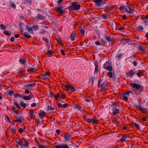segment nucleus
<instances>
[{
  "mask_svg": "<svg viewBox=\"0 0 148 148\" xmlns=\"http://www.w3.org/2000/svg\"><path fill=\"white\" fill-rule=\"evenodd\" d=\"M17 145H19L21 147H26L29 145L28 142L25 139L18 141L16 142Z\"/></svg>",
  "mask_w": 148,
  "mask_h": 148,
  "instance_id": "1",
  "label": "nucleus"
},
{
  "mask_svg": "<svg viewBox=\"0 0 148 148\" xmlns=\"http://www.w3.org/2000/svg\"><path fill=\"white\" fill-rule=\"evenodd\" d=\"M103 68L106 70L109 71H111L112 67L110 63L108 61L106 62L103 64Z\"/></svg>",
  "mask_w": 148,
  "mask_h": 148,
  "instance_id": "2",
  "label": "nucleus"
},
{
  "mask_svg": "<svg viewBox=\"0 0 148 148\" xmlns=\"http://www.w3.org/2000/svg\"><path fill=\"white\" fill-rule=\"evenodd\" d=\"M130 86L133 88L138 90L140 91H141L142 90V86L140 85H139L137 84L131 83L130 84Z\"/></svg>",
  "mask_w": 148,
  "mask_h": 148,
  "instance_id": "3",
  "label": "nucleus"
},
{
  "mask_svg": "<svg viewBox=\"0 0 148 148\" xmlns=\"http://www.w3.org/2000/svg\"><path fill=\"white\" fill-rule=\"evenodd\" d=\"M117 103L116 102H114L111 105L110 108H112V111H119V109L118 108L116 107Z\"/></svg>",
  "mask_w": 148,
  "mask_h": 148,
  "instance_id": "4",
  "label": "nucleus"
},
{
  "mask_svg": "<svg viewBox=\"0 0 148 148\" xmlns=\"http://www.w3.org/2000/svg\"><path fill=\"white\" fill-rule=\"evenodd\" d=\"M85 121L88 123L92 122V123H97L98 120L96 119H88V118L85 119Z\"/></svg>",
  "mask_w": 148,
  "mask_h": 148,
  "instance_id": "5",
  "label": "nucleus"
},
{
  "mask_svg": "<svg viewBox=\"0 0 148 148\" xmlns=\"http://www.w3.org/2000/svg\"><path fill=\"white\" fill-rule=\"evenodd\" d=\"M32 2V0H23L22 1V4L23 5L30 6Z\"/></svg>",
  "mask_w": 148,
  "mask_h": 148,
  "instance_id": "6",
  "label": "nucleus"
},
{
  "mask_svg": "<svg viewBox=\"0 0 148 148\" xmlns=\"http://www.w3.org/2000/svg\"><path fill=\"white\" fill-rule=\"evenodd\" d=\"M136 73V71L134 70H131L127 73H126V74L127 76L130 77H132L133 75H135Z\"/></svg>",
  "mask_w": 148,
  "mask_h": 148,
  "instance_id": "7",
  "label": "nucleus"
},
{
  "mask_svg": "<svg viewBox=\"0 0 148 148\" xmlns=\"http://www.w3.org/2000/svg\"><path fill=\"white\" fill-rule=\"evenodd\" d=\"M125 10L126 12H128L130 14H131L133 12V10L131 8L129 5L125 7Z\"/></svg>",
  "mask_w": 148,
  "mask_h": 148,
  "instance_id": "8",
  "label": "nucleus"
},
{
  "mask_svg": "<svg viewBox=\"0 0 148 148\" xmlns=\"http://www.w3.org/2000/svg\"><path fill=\"white\" fill-rule=\"evenodd\" d=\"M36 19H39V20H45V17L43 16L42 15L40 14H37V15L35 17Z\"/></svg>",
  "mask_w": 148,
  "mask_h": 148,
  "instance_id": "9",
  "label": "nucleus"
},
{
  "mask_svg": "<svg viewBox=\"0 0 148 148\" xmlns=\"http://www.w3.org/2000/svg\"><path fill=\"white\" fill-rule=\"evenodd\" d=\"M102 1L103 0H94L93 2L96 4L97 6L100 7L103 4L102 3Z\"/></svg>",
  "mask_w": 148,
  "mask_h": 148,
  "instance_id": "10",
  "label": "nucleus"
},
{
  "mask_svg": "<svg viewBox=\"0 0 148 148\" xmlns=\"http://www.w3.org/2000/svg\"><path fill=\"white\" fill-rule=\"evenodd\" d=\"M72 6L75 10H78L79 9L80 5L79 4H76L75 3H73L72 4Z\"/></svg>",
  "mask_w": 148,
  "mask_h": 148,
  "instance_id": "11",
  "label": "nucleus"
},
{
  "mask_svg": "<svg viewBox=\"0 0 148 148\" xmlns=\"http://www.w3.org/2000/svg\"><path fill=\"white\" fill-rule=\"evenodd\" d=\"M17 119L14 121L15 122H18L21 123L23 122L24 121V118L22 116H20L18 118H17Z\"/></svg>",
  "mask_w": 148,
  "mask_h": 148,
  "instance_id": "12",
  "label": "nucleus"
},
{
  "mask_svg": "<svg viewBox=\"0 0 148 148\" xmlns=\"http://www.w3.org/2000/svg\"><path fill=\"white\" fill-rule=\"evenodd\" d=\"M101 43L103 45L105 46H108L110 45V42H109L105 39H102L101 40Z\"/></svg>",
  "mask_w": 148,
  "mask_h": 148,
  "instance_id": "13",
  "label": "nucleus"
},
{
  "mask_svg": "<svg viewBox=\"0 0 148 148\" xmlns=\"http://www.w3.org/2000/svg\"><path fill=\"white\" fill-rule=\"evenodd\" d=\"M64 138L65 140L68 141L71 138V137L69 134H66L64 135Z\"/></svg>",
  "mask_w": 148,
  "mask_h": 148,
  "instance_id": "14",
  "label": "nucleus"
},
{
  "mask_svg": "<svg viewBox=\"0 0 148 148\" xmlns=\"http://www.w3.org/2000/svg\"><path fill=\"white\" fill-rule=\"evenodd\" d=\"M36 114V113H34V112H30L29 113V116L32 119H34L35 116Z\"/></svg>",
  "mask_w": 148,
  "mask_h": 148,
  "instance_id": "15",
  "label": "nucleus"
},
{
  "mask_svg": "<svg viewBox=\"0 0 148 148\" xmlns=\"http://www.w3.org/2000/svg\"><path fill=\"white\" fill-rule=\"evenodd\" d=\"M122 56L123 55L121 53H118L115 56L116 59L120 60V58H121Z\"/></svg>",
  "mask_w": 148,
  "mask_h": 148,
  "instance_id": "16",
  "label": "nucleus"
},
{
  "mask_svg": "<svg viewBox=\"0 0 148 148\" xmlns=\"http://www.w3.org/2000/svg\"><path fill=\"white\" fill-rule=\"evenodd\" d=\"M45 114V112H40L39 113L40 118L41 119L43 118Z\"/></svg>",
  "mask_w": 148,
  "mask_h": 148,
  "instance_id": "17",
  "label": "nucleus"
},
{
  "mask_svg": "<svg viewBox=\"0 0 148 148\" xmlns=\"http://www.w3.org/2000/svg\"><path fill=\"white\" fill-rule=\"evenodd\" d=\"M56 9L57 12H60L62 14L63 13L62 10V9L61 6L56 7Z\"/></svg>",
  "mask_w": 148,
  "mask_h": 148,
  "instance_id": "18",
  "label": "nucleus"
},
{
  "mask_svg": "<svg viewBox=\"0 0 148 148\" xmlns=\"http://www.w3.org/2000/svg\"><path fill=\"white\" fill-rule=\"evenodd\" d=\"M95 68L94 70V74H97L98 72V67L97 64H95Z\"/></svg>",
  "mask_w": 148,
  "mask_h": 148,
  "instance_id": "19",
  "label": "nucleus"
},
{
  "mask_svg": "<svg viewBox=\"0 0 148 148\" xmlns=\"http://www.w3.org/2000/svg\"><path fill=\"white\" fill-rule=\"evenodd\" d=\"M107 84L106 82H104L102 83L100 87V89L102 90L106 86Z\"/></svg>",
  "mask_w": 148,
  "mask_h": 148,
  "instance_id": "20",
  "label": "nucleus"
},
{
  "mask_svg": "<svg viewBox=\"0 0 148 148\" xmlns=\"http://www.w3.org/2000/svg\"><path fill=\"white\" fill-rule=\"evenodd\" d=\"M105 39L109 42H110V41H111L112 40V38L109 36H106Z\"/></svg>",
  "mask_w": 148,
  "mask_h": 148,
  "instance_id": "21",
  "label": "nucleus"
},
{
  "mask_svg": "<svg viewBox=\"0 0 148 148\" xmlns=\"http://www.w3.org/2000/svg\"><path fill=\"white\" fill-rule=\"evenodd\" d=\"M13 96L15 98H16L18 97H20L21 98H23V96L19 94H14Z\"/></svg>",
  "mask_w": 148,
  "mask_h": 148,
  "instance_id": "22",
  "label": "nucleus"
},
{
  "mask_svg": "<svg viewBox=\"0 0 148 148\" xmlns=\"http://www.w3.org/2000/svg\"><path fill=\"white\" fill-rule=\"evenodd\" d=\"M27 33V32H24L23 34H22L27 38H30L31 37V36Z\"/></svg>",
  "mask_w": 148,
  "mask_h": 148,
  "instance_id": "23",
  "label": "nucleus"
},
{
  "mask_svg": "<svg viewBox=\"0 0 148 148\" xmlns=\"http://www.w3.org/2000/svg\"><path fill=\"white\" fill-rule=\"evenodd\" d=\"M75 38V35L74 33H72L71 34L70 36V38L72 40H74Z\"/></svg>",
  "mask_w": 148,
  "mask_h": 148,
  "instance_id": "24",
  "label": "nucleus"
},
{
  "mask_svg": "<svg viewBox=\"0 0 148 148\" xmlns=\"http://www.w3.org/2000/svg\"><path fill=\"white\" fill-rule=\"evenodd\" d=\"M23 99L26 100H28L31 99V98L30 95L28 96H23Z\"/></svg>",
  "mask_w": 148,
  "mask_h": 148,
  "instance_id": "25",
  "label": "nucleus"
},
{
  "mask_svg": "<svg viewBox=\"0 0 148 148\" xmlns=\"http://www.w3.org/2000/svg\"><path fill=\"white\" fill-rule=\"evenodd\" d=\"M136 28L138 30L141 32L142 31L143 28L142 26L140 25L137 27Z\"/></svg>",
  "mask_w": 148,
  "mask_h": 148,
  "instance_id": "26",
  "label": "nucleus"
},
{
  "mask_svg": "<svg viewBox=\"0 0 148 148\" xmlns=\"http://www.w3.org/2000/svg\"><path fill=\"white\" fill-rule=\"evenodd\" d=\"M20 106H21L24 108H25L26 107V104L24 103L23 101H21L20 102Z\"/></svg>",
  "mask_w": 148,
  "mask_h": 148,
  "instance_id": "27",
  "label": "nucleus"
},
{
  "mask_svg": "<svg viewBox=\"0 0 148 148\" xmlns=\"http://www.w3.org/2000/svg\"><path fill=\"white\" fill-rule=\"evenodd\" d=\"M137 76L139 77H140L143 75V73L142 71H139L138 73H136Z\"/></svg>",
  "mask_w": 148,
  "mask_h": 148,
  "instance_id": "28",
  "label": "nucleus"
},
{
  "mask_svg": "<svg viewBox=\"0 0 148 148\" xmlns=\"http://www.w3.org/2000/svg\"><path fill=\"white\" fill-rule=\"evenodd\" d=\"M39 148H45V145L44 143H40L38 144Z\"/></svg>",
  "mask_w": 148,
  "mask_h": 148,
  "instance_id": "29",
  "label": "nucleus"
},
{
  "mask_svg": "<svg viewBox=\"0 0 148 148\" xmlns=\"http://www.w3.org/2000/svg\"><path fill=\"white\" fill-rule=\"evenodd\" d=\"M19 62L22 64H24L26 62V61L25 59H20L19 61Z\"/></svg>",
  "mask_w": 148,
  "mask_h": 148,
  "instance_id": "30",
  "label": "nucleus"
},
{
  "mask_svg": "<svg viewBox=\"0 0 148 148\" xmlns=\"http://www.w3.org/2000/svg\"><path fill=\"white\" fill-rule=\"evenodd\" d=\"M126 139V136L123 135L122 136L121 138L120 139V140H121L122 142H124L125 141Z\"/></svg>",
  "mask_w": 148,
  "mask_h": 148,
  "instance_id": "31",
  "label": "nucleus"
},
{
  "mask_svg": "<svg viewBox=\"0 0 148 148\" xmlns=\"http://www.w3.org/2000/svg\"><path fill=\"white\" fill-rule=\"evenodd\" d=\"M7 93L9 95L12 96L13 93V92L12 90H10L7 91Z\"/></svg>",
  "mask_w": 148,
  "mask_h": 148,
  "instance_id": "32",
  "label": "nucleus"
},
{
  "mask_svg": "<svg viewBox=\"0 0 148 148\" xmlns=\"http://www.w3.org/2000/svg\"><path fill=\"white\" fill-rule=\"evenodd\" d=\"M3 33L7 35H11V34L7 30H5L3 32Z\"/></svg>",
  "mask_w": 148,
  "mask_h": 148,
  "instance_id": "33",
  "label": "nucleus"
},
{
  "mask_svg": "<svg viewBox=\"0 0 148 148\" xmlns=\"http://www.w3.org/2000/svg\"><path fill=\"white\" fill-rule=\"evenodd\" d=\"M10 131L11 133L12 134H14L16 131V129L14 127H12Z\"/></svg>",
  "mask_w": 148,
  "mask_h": 148,
  "instance_id": "34",
  "label": "nucleus"
},
{
  "mask_svg": "<svg viewBox=\"0 0 148 148\" xmlns=\"http://www.w3.org/2000/svg\"><path fill=\"white\" fill-rule=\"evenodd\" d=\"M56 40L57 42H58V43H59V44H60V45H63V44L62 43V42L61 41V40L59 39L58 38H56Z\"/></svg>",
  "mask_w": 148,
  "mask_h": 148,
  "instance_id": "35",
  "label": "nucleus"
},
{
  "mask_svg": "<svg viewBox=\"0 0 148 148\" xmlns=\"http://www.w3.org/2000/svg\"><path fill=\"white\" fill-rule=\"evenodd\" d=\"M28 29V30L29 32L30 33H32L33 32V31L32 30V28H29V27L27 26L26 27V29Z\"/></svg>",
  "mask_w": 148,
  "mask_h": 148,
  "instance_id": "36",
  "label": "nucleus"
},
{
  "mask_svg": "<svg viewBox=\"0 0 148 148\" xmlns=\"http://www.w3.org/2000/svg\"><path fill=\"white\" fill-rule=\"evenodd\" d=\"M136 108L138 110H140V111H145L144 110V108H142L141 106H137Z\"/></svg>",
  "mask_w": 148,
  "mask_h": 148,
  "instance_id": "37",
  "label": "nucleus"
},
{
  "mask_svg": "<svg viewBox=\"0 0 148 148\" xmlns=\"http://www.w3.org/2000/svg\"><path fill=\"white\" fill-rule=\"evenodd\" d=\"M138 48L139 49L143 52H144L145 50L141 46H140Z\"/></svg>",
  "mask_w": 148,
  "mask_h": 148,
  "instance_id": "38",
  "label": "nucleus"
},
{
  "mask_svg": "<svg viewBox=\"0 0 148 148\" xmlns=\"http://www.w3.org/2000/svg\"><path fill=\"white\" fill-rule=\"evenodd\" d=\"M47 110H54V108L53 107L51 106H48L47 107Z\"/></svg>",
  "mask_w": 148,
  "mask_h": 148,
  "instance_id": "39",
  "label": "nucleus"
},
{
  "mask_svg": "<svg viewBox=\"0 0 148 148\" xmlns=\"http://www.w3.org/2000/svg\"><path fill=\"white\" fill-rule=\"evenodd\" d=\"M74 108L75 109L78 110H80V109L81 108V107L78 105L75 106H74Z\"/></svg>",
  "mask_w": 148,
  "mask_h": 148,
  "instance_id": "40",
  "label": "nucleus"
},
{
  "mask_svg": "<svg viewBox=\"0 0 148 148\" xmlns=\"http://www.w3.org/2000/svg\"><path fill=\"white\" fill-rule=\"evenodd\" d=\"M70 89H71V91L72 92H73L75 90V88L73 86L71 85H70Z\"/></svg>",
  "mask_w": 148,
  "mask_h": 148,
  "instance_id": "41",
  "label": "nucleus"
},
{
  "mask_svg": "<svg viewBox=\"0 0 148 148\" xmlns=\"http://www.w3.org/2000/svg\"><path fill=\"white\" fill-rule=\"evenodd\" d=\"M107 75L108 77L110 78L112 77V73L110 71H109L107 73Z\"/></svg>",
  "mask_w": 148,
  "mask_h": 148,
  "instance_id": "42",
  "label": "nucleus"
},
{
  "mask_svg": "<svg viewBox=\"0 0 148 148\" xmlns=\"http://www.w3.org/2000/svg\"><path fill=\"white\" fill-rule=\"evenodd\" d=\"M55 99L56 100H57L59 97V93H57L56 95H55L54 96Z\"/></svg>",
  "mask_w": 148,
  "mask_h": 148,
  "instance_id": "43",
  "label": "nucleus"
},
{
  "mask_svg": "<svg viewBox=\"0 0 148 148\" xmlns=\"http://www.w3.org/2000/svg\"><path fill=\"white\" fill-rule=\"evenodd\" d=\"M63 86L65 87L67 90H68L70 89V85H64Z\"/></svg>",
  "mask_w": 148,
  "mask_h": 148,
  "instance_id": "44",
  "label": "nucleus"
},
{
  "mask_svg": "<svg viewBox=\"0 0 148 148\" xmlns=\"http://www.w3.org/2000/svg\"><path fill=\"white\" fill-rule=\"evenodd\" d=\"M10 5L14 8H15L16 7V5L15 4L12 2H10Z\"/></svg>",
  "mask_w": 148,
  "mask_h": 148,
  "instance_id": "45",
  "label": "nucleus"
},
{
  "mask_svg": "<svg viewBox=\"0 0 148 148\" xmlns=\"http://www.w3.org/2000/svg\"><path fill=\"white\" fill-rule=\"evenodd\" d=\"M80 33L83 35H84L85 34V31L84 30L83 28H81L80 29Z\"/></svg>",
  "mask_w": 148,
  "mask_h": 148,
  "instance_id": "46",
  "label": "nucleus"
},
{
  "mask_svg": "<svg viewBox=\"0 0 148 148\" xmlns=\"http://www.w3.org/2000/svg\"><path fill=\"white\" fill-rule=\"evenodd\" d=\"M0 27L1 28V29H6L5 26L3 24H1L0 25Z\"/></svg>",
  "mask_w": 148,
  "mask_h": 148,
  "instance_id": "47",
  "label": "nucleus"
},
{
  "mask_svg": "<svg viewBox=\"0 0 148 148\" xmlns=\"http://www.w3.org/2000/svg\"><path fill=\"white\" fill-rule=\"evenodd\" d=\"M62 148H69L68 145L65 144L64 145H62Z\"/></svg>",
  "mask_w": 148,
  "mask_h": 148,
  "instance_id": "48",
  "label": "nucleus"
},
{
  "mask_svg": "<svg viewBox=\"0 0 148 148\" xmlns=\"http://www.w3.org/2000/svg\"><path fill=\"white\" fill-rule=\"evenodd\" d=\"M125 6L124 5H123L120 7L119 8V9L120 10H122L124 9H125Z\"/></svg>",
  "mask_w": 148,
  "mask_h": 148,
  "instance_id": "49",
  "label": "nucleus"
},
{
  "mask_svg": "<svg viewBox=\"0 0 148 148\" xmlns=\"http://www.w3.org/2000/svg\"><path fill=\"white\" fill-rule=\"evenodd\" d=\"M36 84V83H32L30 84H29L27 85V86L28 87H32L35 86Z\"/></svg>",
  "mask_w": 148,
  "mask_h": 148,
  "instance_id": "50",
  "label": "nucleus"
},
{
  "mask_svg": "<svg viewBox=\"0 0 148 148\" xmlns=\"http://www.w3.org/2000/svg\"><path fill=\"white\" fill-rule=\"evenodd\" d=\"M33 66H32L29 69L30 71H33L36 69V68L34 67H33Z\"/></svg>",
  "mask_w": 148,
  "mask_h": 148,
  "instance_id": "51",
  "label": "nucleus"
},
{
  "mask_svg": "<svg viewBox=\"0 0 148 148\" xmlns=\"http://www.w3.org/2000/svg\"><path fill=\"white\" fill-rule=\"evenodd\" d=\"M55 148H62V145H57L55 146Z\"/></svg>",
  "mask_w": 148,
  "mask_h": 148,
  "instance_id": "52",
  "label": "nucleus"
},
{
  "mask_svg": "<svg viewBox=\"0 0 148 148\" xmlns=\"http://www.w3.org/2000/svg\"><path fill=\"white\" fill-rule=\"evenodd\" d=\"M54 53V52L53 51H52L50 50H49L48 52H47V53L49 55H51L53 54Z\"/></svg>",
  "mask_w": 148,
  "mask_h": 148,
  "instance_id": "53",
  "label": "nucleus"
},
{
  "mask_svg": "<svg viewBox=\"0 0 148 148\" xmlns=\"http://www.w3.org/2000/svg\"><path fill=\"white\" fill-rule=\"evenodd\" d=\"M102 17L105 20L106 19L108 18L107 15L105 14H103L102 16Z\"/></svg>",
  "mask_w": 148,
  "mask_h": 148,
  "instance_id": "54",
  "label": "nucleus"
},
{
  "mask_svg": "<svg viewBox=\"0 0 148 148\" xmlns=\"http://www.w3.org/2000/svg\"><path fill=\"white\" fill-rule=\"evenodd\" d=\"M134 125L137 128H138L139 127V125L138 124L134 123Z\"/></svg>",
  "mask_w": 148,
  "mask_h": 148,
  "instance_id": "55",
  "label": "nucleus"
},
{
  "mask_svg": "<svg viewBox=\"0 0 148 148\" xmlns=\"http://www.w3.org/2000/svg\"><path fill=\"white\" fill-rule=\"evenodd\" d=\"M101 79L100 78L99 79L98 81L97 85H98V88H99L100 87V84L101 83Z\"/></svg>",
  "mask_w": 148,
  "mask_h": 148,
  "instance_id": "56",
  "label": "nucleus"
},
{
  "mask_svg": "<svg viewBox=\"0 0 148 148\" xmlns=\"http://www.w3.org/2000/svg\"><path fill=\"white\" fill-rule=\"evenodd\" d=\"M38 28V26L36 25L33 27V29L34 30H35Z\"/></svg>",
  "mask_w": 148,
  "mask_h": 148,
  "instance_id": "57",
  "label": "nucleus"
},
{
  "mask_svg": "<svg viewBox=\"0 0 148 148\" xmlns=\"http://www.w3.org/2000/svg\"><path fill=\"white\" fill-rule=\"evenodd\" d=\"M18 132L20 133H21L23 132V130L22 128H19L18 130Z\"/></svg>",
  "mask_w": 148,
  "mask_h": 148,
  "instance_id": "58",
  "label": "nucleus"
},
{
  "mask_svg": "<svg viewBox=\"0 0 148 148\" xmlns=\"http://www.w3.org/2000/svg\"><path fill=\"white\" fill-rule=\"evenodd\" d=\"M61 52L62 54V55L64 56L65 55V53H64V51L62 49H61Z\"/></svg>",
  "mask_w": 148,
  "mask_h": 148,
  "instance_id": "59",
  "label": "nucleus"
},
{
  "mask_svg": "<svg viewBox=\"0 0 148 148\" xmlns=\"http://www.w3.org/2000/svg\"><path fill=\"white\" fill-rule=\"evenodd\" d=\"M95 44L97 45H101L100 42L98 41H96L95 42Z\"/></svg>",
  "mask_w": 148,
  "mask_h": 148,
  "instance_id": "60",
  "label": "nucleus"
},
{
  "mask_svg": "<svg viewBox=\"0 0 148 148\" xmlns=\"http://www.w3.org/2000/svg\"><path fill=\"white\" fill-rule=\"evenodd\" d=\"M43 39L45 41V42L47 43H49V40L47 38H43Z\"/></svg>",
  "mask_w": 148,
  "mask_h": 148,
  "instance_id": "61",
  "label": "nucleus"
},
{
  "mask_svg": "<svg viewBox=\"0 0 148 148\" xmlns=\"http://www.w3.org/2000/svg\"><path fill=\"white\" fill-rule=\"evenodd\" d=\"M5 118L7 119V121L11 123V121H10L9 118L7 116H5Z\"/></svg>",
  "mask_w": 148,
  "mask_h": 148,
  "instance_id": "62",
  "label": "nucleus"
},
{
  "mask_svg": "<svg viewBox=\"0 0 148 148\" xmlns=\"http://www.w3.org/2000/svg\"><path fill=\"white\" fill-rule=\"evenodd\" d=\"M125 95H123V99L125 100H127L128 99V97Z\"/></svg>",
  "mask_w": 148,
  "mask_h": 148,
  "instance_id": "63",
  "label": "nucleus"
},
{
  "mask_svg": "<svg viewBox=\"0 0 148 148\" xmlns=\"http://www.w3.org/2000/svg\"><path fill=\"white\" fill-rule=\"evenodd\" d=\"M132 63L134 66H136L137 65V62L135 61H133Z\"/></svg>",
  "mask_w": 148,
  "mask_h": 148,
  "instance_id": "64",
  "label": "nucleus"
}]
</instances>
